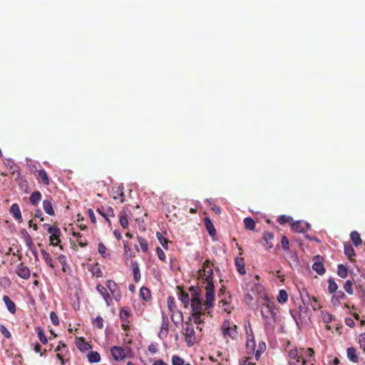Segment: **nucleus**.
Here are the masks:
<instances>
[{"mask_svg":"<svg viewBox=\"0 0 365 365\" xmlns=\"http://www.w3.org/2000/svg\"><path fill=\"white\" fill-rule=\"evenodd\" d=\"M322 319L326 324H329L334 320V316L329 312L322 313Z\"/></svg>","mask_w":365,"mask_h":365,"instance_id":"nucleus-52","label":"nucleus"},{"mask_svg":"<svg viewBox=\"0 0 365 365\" xmlns=\"http://www.w3.org/2000/svg\"><path fill=\"white\" fill-rule=\"evenodd\" d=\"M48 226L47 231L51 235L49 237L50 245L53 246H59L62 250L63 247L60 243L61 230L57 226H49L47 224H44L43 227Z\"/></svg>","mask_w":365,"mask_h":365,"instance_id":"nucleus-7","label":"nucleus"},{"mask_svg":"<svg viewBox=\"0 0 365 365\" xmlns=\"http://www.w3.org/2000/svg\"><path fill=\"white\" fill-rule=\"evenodd\" d=\"M168 307L170 311H173V308L175 307V299L173 297H170L168 299Z\"/></svg>","mask_w":365,"mask_h":365,"instance_id":"nucleus-62","label":"nucleus"},{"mask_svg":"<svg viewBox=\"0 0 365 365\" xmlns=\"http://www.w3.org/2000/svg\"><path fill=\"white\" fill-rule=\"evenodd\" d=\"M41 193L39 191L33 192L29 197L30 202L33 205H37L41 201Z\"/></svg>","mask_w":365,"mask_h":365,"instance_id":"nucleus-27","label":"nucleus"},{"mask_svg":"<svg viewBox=\"0 0 365 365\" xmlns=\"http://www.w3.org/2000/svg\"><path fill=\"white\" fill-rule=\"evenodd\" d=\"M43 208L46 214L51 216L55 215V212L53 208V205L51 200H45L43 201Z\"/></svg>","mask_w":365,"mask_h":365,"instance_id":"nucleus-26","label":"nucleus"},{"mask_svg":"<svg viewBox=\"0 0 365 365\" xmlns=\"http://www.w3.org/2000/svg\"><path fill=\"white\" fill-rule=\"evenodd\" d=\"M36 331H37L38 336L40 341L42 344H46L48 342V339L44 334L43 329L38 327L36 328Z\"/></svg>","mask_w":365,"mask_h":365,"instance_id":"nucleus-41","label":"nucleus"},{"mask_svg":"<svg viewBox=\"0 0 365 365\" xmlns=\"http://www.w3.org/2000/svg\"><path fill=\"white\" fill-rule=\"evenodd\" d=\"M328 282H329V287H328L329 292L331 294H334V292H336L337 291V289H338L337 284L335 282V281L333 279H329L328 280Z\"/></svg>","mask_w":365,"mask_h":365,"instance_id":"nucleus-46","label":"nucleus"},{"mask_svg":"<svg viewBox=\"0 0 365 365\" xmlns=\"http://www.w3.org/2000/svg\"><path fill=\"white\" fill-rule=\"evenodd\" d=\"M291 228L297 232H306L310 229V225L304 221H296L291 224Z\"/></svg>","mask_w":365,"mask_h":365,"instance_id":"nucleus-10","label":"nucleus"},{"mask_svg":"<svg viewBox=\"0 0 365 365\" xmlns=\"http://www.w3.org/2000/svg\"><path fill=\"white\" fill-rule=\"evenodd\" d=\"M113 197L114 200H120L121 203L124 202L125 195L123 186H118L115 190H113Z\"/></svg>","mask_w":365,"mask_h":365,"instance_id":"nucleus-20","label":"nucleus"},{"mask_svg":"<svg viewBox=\"0 0 365 365\" xmlns=\"http://www.w3.org/2000/svg\"><path fill=\"white\" fill-rule=\"evenodd\" d=\"M277 302L280 304H284L288 299V294L284 289H280L277 297Z\"/></svg>","mask_w":365,"mask_h":365,"instance_id":"nucleus-34","label":"nucleus"},{"mask_svg":"<svg viewBox=\"0 0 365 365\" xmlns=\"http://www.w3.org/2000/svg\"><path fill=\"white\" fill-rule=\"evenodd\" d=\"M353 283L351 280H347L344 284V289L349 294H353L354 289L352 287Z\"/></svg>","mask_w":365,"mask_h":365,"instance_id":"nucleus-50","label":"nucleus"},{"mask_svg":"<svg viewBox=\"0 0 365 365\" xmlns=\"http://www.w3.org/2000/svg\"><path fill=\"white\" fill-rule=\"evenodd\" d=\"M244 225L246 229L250 230H254L255 228L256 223L255 220L251 217H245L244 219Z\"/></svg>","mask_w":365,"mask_h":365,"instance_id":"nucleus-35","label":"nucleus"},{"mask_svg":"<svg viewBox=\"0 0 365 365\" xmlns=\"http://www.w3.org/2000/svg\"><path fill=\"white\" fill-rule=\"evenodd\" d=\"M169 329V321L167 317H163V321L160 327V330L167 331Z\"/></svg>","mask_w":365,"mask_h":365,"instance_id":"nucleus-55","label":"nucleus"},{"mask_svg":"<svg viewBox=\"0 0 365 365\" xmlns=\"http://www.w3.org/2000/svg\"><path fill=\"white\" fill-rule=\"evenodd\" d=\"M347 352V357L348 359L354 362V363H358L359 362V356L356 354V350L354 347H349L346 350Z\"/></svg>","mask_w":365,"mask_h":365,"instance_id":"nucleus-25","label":"nucleus"},{"mask_svg":"<svg viewBox=\"0 0 365 365\" xmlns=\"http://www.w3.org/2000/svg\"><path fill=\"white\" fill-rule=\"evenodd\" d=\"M88 360L90 363H97L101 360V356L97 351H91L87 355Z\"/></svg>","mask_w":365,"mask_h":365,"instance_id":"nucleus-30","label":"nucleus"},{"mask_svg":"<svg viewBox=\"0 0 365 365\" xmlns=\"http://www.w3.org/2000/svg\"><path fill=\"white\" fill-rule=\"evenodd\" d=\"M191 293L190 306L192 308V314H210V309H206L205 304L203 305L200 298V294L195 287L190 288Z\"/></svg>","mask_w":365,"mask_h":365,"instance_id":"nucleus-3","label":"nucleus"},{"mask_svg":"<svg viewBox=\"0 0 365 365\" xmlns=\"http://www.w3.org/2000/svg\"><path fill=\"white\" fill-rule=\"evenodd\" d=\"M92 324L95 327L102 329L103 327V319L101 317L98 316L93 320Z\"/></svg>","mask_w":365,"mask_h":365,"instance_id":"nucleus-48","label":"nucleus"},{"mask_svg":"<svg viewBox=\"0 0 365 365\" xmlns=\"http://www.w3.org/2000/svg\"><path fill=\"white\" fill-rule=\"evenodd\" d=\"M344 254L349 258H351V257L355 255L354 250L351 244H344Z\"/></svg>","mask_w":365,"mask_h":365,"instance_id":"nucleus-39","label":"nucleus"},{"mask_svg":"<svg viewBox=\"0 0 365 365\" xmlns=\"http://www.w3.org/2000/svg\"><path fill=\"white\" fill-rule=\"evenodd\" d=\"M204 223L205 226L206 227V230H207L209 235L211 237H214L216 235V230L215 228V226L213 223L212 222L210 217H206L204 218Z\"/></svg>","mask_w":365,"mask_h":365,"instance_id":"nucleus-19","label":"nucleus"},{"mask_svg":"<svg viewBox=\"0 0 365 365\" xmlns=\"http://www.w3.org/2000/svg\"><path fill=\"white\" fill-rule=\"evenodd\" d=\"M98 251L103 258H106L109 255L107 247L102 242L98 244Z\"/></svg>","mask_w":365,"mask_h":365,"instance_id":"nucleus-43","label":"nucleus"},{"mask_svg":"<svg viewBox=\"0 0 365 365\" xmlns=\"http://www.w3.org/2000/svg\"><path fill=\"white\" fill-rule=\"evenodd\" d=\"M178 289L180 290L178 292V299L185 304V307H187L190 301L189 294L183 289H180V287H178Z\"/></svg>","mask_w":365,"mask_h":365,"instance_id":"nucleus-23","label":"nucleus"},{"mask_svg":"<svg viewBox=\"0 0 365 365\" xmlns=\"http://www.w3.org/2000/svg\"><path fill=\"white\" fill-rule=\"evenodd\" d=\"M255 341L254 340V336L252 334L249 335L247 340V347L249 349L250 347L255 350Z\"/></svg>","mask_w":365,"mask_h":365,"instance_id":"nucleus-54","label":"nucleus"},{"mask_svg":"<svg viewBox=\"0 0 365 365\" xmlns=\"http://www.w3.org/2000/svg\"><path fill=\"white\" fill-rule=\"evenodd\" d=\"M314 353V351L312 348H308L307 349L294 348L289 351V356L290 358V361H296L302 356H309V358H312Z\"/></svg>","mask_w":365,"mask_h":365,"instance_id":"nucleus-6","label":"nucleus"},{"mask_svg":"<svg viewBox=\"0 0 365 365\" xmlns=\"http://www.w3.org/2000/svg\"><path fill=\"white\" fill-rule=\"evenodd\" d=\"M0 330H1V334L6 339L11 338V335L10 331L4 325L0 326Z\"/></svg>","mask_w":365,"mask_h":365,"instance_id":"nucleus-60","label":"nucleus"},{"mask_svg":"<svg viewBox=\"0 0 365 365\" xmlns=\"http://www.w3.org/2000/svg\"><path fill=\"white\" fill-rule=\"evenodd\" d=\"M237 327L235 324H232L229 320H225L221 326V331L222 334L226 336H229L232 339H234L237 336Z\"/></svg>","mask_w":365,"mask_h":365,"instance_id":"nucleus-8","label":"nucleus"},{"mask_svg":"<svg viewBox=\"0 0 365 365\" xmlns=\"http://www.w3.org/2000/svg\"><path fill=\"white\" fill-rule=\"evenodd\" d=\"M130 315L128 308H123L120 311V319L122 322H128V319Z\"/></svg>","mask_w":365,"mask_h":365,"instance_id":"nucleus-38","label":"nucleus"},{"mask_svg":"<svg viewBox=\"0 0 365 365\" xmlns=\"http://www.w3.org/2000/svg\"><path fill=\"white\" fill-rule=\"evenodd\" d=\"M41 252L42 257H43L45 262L46 263V264L51 268H54L55 266L53 264V259H52L50 254L48 252H47L45 250H43V249L41 250Z\"/></svg>","mask_w":365,"mask_h":365,"instance_id":"nucleus-29","label":"nucleus"},{"mask_svg":"<svg viewBox=\"0 0 365 365\" xmlns=\"http://www.w3.org/2000/svg\"><path fill=\"white\" fill-rule=\"evenodd\" d=\"M183 335L187 346H192L196 342L195 331L193 324L190 322L185 323Z\"/></svg>","mask_w":365,"mask_h":365,"instance_id":"nucleus-5","label":"nucleus"},{"mask_svg":"<svg viewBox=\"0 0 365 365\" xmlns=\"http://www.w3.org/2000/svg\"><path fill=\"white\" fill-rule=\"evenodd\" d=\"M281 245L284 251L288 252L289 250V242L286 236L282 237Z\"/></svg>","mask_w":365,"mask_h":365,"instance_id":"nucleus-49","label":"nucleus"},{"mask_svg":"<svg viewBox=\"0 0 365 365\" xmlns=\"http://www.w3.org/2000/svg\"><path fill=\"white\" fill-rule=\"evenodd\" d=\"M266 349V344L264 341H261L258 344V348L255 351V359L257 361L259 360L261 354L265 351Z\"/></svg>","mask_w":365,"mask_h":365,"instance_id":"nucleus-33","label":"nucleus"},{"mask_svg":"<svg viewBox=\"0 0 365 365\" xmlns=\"http://www.w3.org/2000/svg\"><path fill=\"white\" fill-rule=\"evenodd\" d=\"M110 351L115 361H121L126 356L125 349L120 346H113Z\"/></svg>","mask_w":365,"mask_h":365,"instance_id":"nucleus-13","label":"nucleus"},{"mask_svg":"<svg viewBox=\"0 0 365 365\" xmlns=\"http://www.w3.org/2000/svg\"><path fill=\"white\" fill-rule=\"evenodd\" d=\"M140 297L145 301H148L151 297L150 291L146 287H141L140 289Z\"/></svg>","mask_w":365,"mask_h":365,"instance_id":"nucleus-36","label":"nucleus"},{"mask_svg":"<svg viewBox=\"0 0 365 365\" xmlns=\"http://www.w3.org/2000/svg\"><path fill=\"white\" fill-rule=\"evenodd\" d=\"M350 237H351L352 242L354 243V245L356 247H358L359 245H361L362 241H361L360 235L358 232H356V231L351 232V235H350Z\"/></svg>","mask_w":365,"mask_h":365,"instance_id":"nucleus-31","label":"nucleus"},{"mask_svg":"<svg viewBox=\"0 0 365 365\" xmlns=\"http://www.w3.org/2000/svg\"><path fill=\"white\" fill-rule=\"evenodd\" d=\"M338 275L341 277V278H346L348 275V270L345 266L343 264H339L338 265V270H337Z\"/></svg>","mask_w":365,"mask_h":365,"instance_id":"nucleus-45","label":"nucleus"},{"mask_svg":"<svg viewBox=\"0 0 365 365\" xmlns=\"http://www.w3.org/2000/svg\"><path fill=\"white\" fill-rule=\"evenodd\" d=\"M204 315L203 314H192V317L189 318V321L190 322V321L193 320L194 323L195 324H201L202 323H204V319L202 318Z\"/></svg>","mask_w":365,"mask_h":365,"instance_id":"nucleus-42","label":"nucleus"},{"mask_svg":"<svg viewBox=\"0 0 365 365\" xmlns=\"http://www.w3.org/2000/svg\"><path fill=\"white\" fill-rule=\"evenodd\" d=\"M260 312L264 320L265 330H273L276 323L278 309L276 307L274 302L267 296H264L262 299Z\"/></svg>","mask_w":365,"mask_h":365,"instance_id":"nucleus-2","label":"nucleus"},{"mask_svg":"<svg viewBox=\"0 0 365 365\" xmlns=\"http://www.w3.org/2000/svg\"><path fill=\"white\" fill-rule=\"evenodd\" d=\"M359 343L363 351L365 352V333L361 334L359 335Z\"/></svg>","mask_w":365,"mask_h":365,"instance_id":"nucleus-59","label":"nucleus"},{"mask_svg":"<svg viewBox=\"0 0 365 365\" xmlns=\"http://www.w3.org/2000/svg\"><path fill=\"white\" fill-rule=\"evenodd\" d=\"M156 252H157V255H158V257L159 258V259H160L161 261H165V252L163 251V250L161 248H160L159 247H158L156 248Z\"/></svg>","mask_w":365,"mask_h":365,"instance_id":"nucleus-61","label":"nucleus"},{"mask_svg":"<svg viewBox=\"0 0 365 365\" xmlns=\"http://www.w3.org/2000/svg\"><path fill=\"white\" fill-rule=\"evenodd\" d=\"M25 242H26V245L28 247V248L29 249V250L36 248L35 245H34V243L31 237L29 235H28L26 237Z\"/></svg>","mask_w":365,"mask_h":365,"instance_id":"nucleus-58","label":"nucleus"},{"mask_svg":"<svg viewBox=\"0 0 365 365\" xmlns=\"http://www.w3.org/2000/svg\"><path fill=\"white\" fill-rule=\"evenodd\" d=\"M274 234L271 232L266 231L263 233L262 240L265 242V246L267 249H272L273 247V244L272 241L274 239Z\"/></svg>","mask_w":365,"mask_h":365,"instance_id":"nucleus-17","label":"nucleus"},{"mask_svg":"<svg viewBox=\"0 0 365 365\" xmlns=\"http://www.w3.org/2000/svg\"><path fill=\"white\" fill-rule=\"evenodd\" d=\"M198 279L202 280V284L206 290L205 306L206 309L212 308L215 302V286L213 284V270L209 259H206L202 269L197 272Z\"/></svg>","mask_w":365,"mask_h":365,"instance_id":"nucleus-1","label":"nucleus"},{"mask_svg":"<svg viewBox=\"0 0 365 365\" xmlns=\"http://www.w3.org/2000/svg\"><path fill=\"white\" fill-rule=\"evenodd\" d=\"M346 298L345 294L342 291H336L333 294L331 299V302L334 307L341 305V301Z\"/></svg>","mask_w":365,"mask_h":365,"instance_id":"nucleus-14","label":"nucleus"},{"mask_svg":"<svg viewBox=\"0 0 365 365\" xmlns=\"http://www.w3.org/2000/svg\"><path fill=\"white\" fill-rule=\"evenodd\" d=\"M157 238L161 245L165 248H168V240L159 232L156 233Z\"/></svg>","mask_w":365,"mask_h":365,"instance_id":"nucleus-40","label":"nucleus"},{"mask_svg":"<svg viewBox=\"0 0 365 365\" xmlns=\"http://www.w3.org/2000/svg\"><path fill=\"white\" fill-rule=\"evenodd\" d=\"M220 303L222 304V309L226 312L227 314L231 313L232 308L230 307V303L225 299H222Z\"/></svg>","mask_w":365,"mask_h":365,"instance_id":"nucleus-53","label":"nucleus"},{"mask_svg":"<svg viewBox=\"0 0 365 365\" xmlns=\"http://www.w3.org/2000/svg\"><path fill=\"white\" fill-rule=\"evenodd\" d=\"M50 319L53 325L57 326L59 324L58 317L54 312L50 313Z\"/></svg>","mask_w":365,"mask_h":365,"instance_id":"nucleus-57","label":"nucleus"},{"mask_svg":"<svg viewBox=\"0 0 365 365\" xmlns=\"http://www.w3.org/2000/svg\"><path fill=\"white\" fill-rule=\"evenodd\" d=\"M105 215H106L105 220H106V222H108L109 224H110V220L109 218L114 217V216H115L113 209L111 207H107L106 210Z\"/></svg>","mask_w":365,"mask_h":365,"instance_id":"nucleus-47","label":"nucleus"},{"mask_svg":"<svg viewBox=\"0 0 365 365\" xmlns=\"http://www.w3.org/2000/svg\"><path fill=\"white\" fill-rule=\"evenodd\" d=\"M308 356H302L296 361H289V365H314L313 360L311 358L307 359Z\"/></svg>","mask_w":365,"mask_h":365,"instance_id":"nucleus-18","label":"nucleus"},{"mask_svg":"<svg viewBox=\"0 0 365 365\" xmlns=\"http://www.w3.org/2000/svg\"><path fill=\"white\" fill-rule=\"evenodd\" d=\"M106 207L101 205L99 207L97 208V212L103 217L105 218L106 217Z\"/></svg>","mask_w":365,"mask_h":365,"instance_id":"nucleus-64","label":"nucleus"},{"mask_svg":"<svg viewBox=\"0 0 365 365\" xmlns=\"http://www.w3.org/2000/svg\"><path fill=\"white\" fill-rule=\"evenodd\" d=\"M138 241L139 242V245L140 246V248L143 252H146L148 250V245L147 240L143 238V237H138Z\"/></svg>","mask_w":365,"mask_h":365,"instance_id":"nucleus-44","label":"nucleus"},{"mask_svg":"<svg viewBox=\"0 0 365 365\" xmlns=\"http://www.w3.org/2000/svg\"><path fill=\"white\" fill-rule=\"evenodd\" d=\"M76 345L81 351H86L91 349V345L86 342L83 337L76 338Z\"/></svg>","mask_w":365,"mask_h":365,"instance_id":"nucleus-16","label":"nucleus"},{"mask_svg":"<svg viewBox=\"0 0 365 365\" xmlns=\"http://www.w3.org/2000/svg\"><path fill=\"white\" fill-rule=\"evenodd\" d=\"M191 293L190 306L192 308V314H210V309H206L205 304L203 305L200 298V294L195 287L190 288Z\"/></svg>","mask_w":365,"mask_h":365,"instance_id":"nucleus-4","label":"nucleus"},{"mask_svg":"<svg viewBox=\"0 0 365 365\" xmlns=\"http://www.w3.org/2000/svg\"><path fill=\"white\" fill-rule=\"evenodd\" d=\"M172 365H184V360L181 357L175 355L172 357Z\"/></svg>","mask_w":365,"mask_h":365,"instance_id":"nucleus-56","label":"nucleus"},{"mask_svg":"<svg viewBox=\"0 0 365 365\" xmlns=\"http://www.w3.org/2000/svg\"><path fill=\"white\" fill-rule=\"evenodd\" d=\"M345 324H346L348 327H351V328H353V327L355 326V323H354V319H351V318H349H349H346V319H345Z\"/></svg>","mask_w":365,"mask_h":365,"instance_id":"nucleus-63","label":"nucleus"},{"mask_svg":"<svg viewBox=\"0 0 365 365\" xmlns=\"http://www.w3.org/2000/svg\"><path fill=\"white\" fill-rule=\"evenodd\" d=\"M3 301L5 303V304L6 306L7 309L9 310V312H11V314H14L16 312V304L10 299V297L9 296L5 295L3 297Z\"/></svg>","mask_w":365,"mask_h":365,"instance_id":"nucleus-22","label":"nucleus"},{"mask_svg":"<svg viewBox=\"0 0 365 365\" xmlns=\"http://www.w3.org/2000/svg\"><path fill=\"white\" fill-rule=\"evenodd\" d=\"M235 266L237 267V272L244 275L246 273V269L245 267V260L242 257H236L235 260Z\"/></svg>","mask_w":365,"mask_h":365,"instance_id":"nucleus-21","label":"nucleus"},{"mask_svg":"<svg viewBox=\"0 0 365 365\" xmlns=\"http://www.w3.org/2000/svg\"><path fill=\"white\" fill-rule=\"evenodd\" d=\"M292 220V218L291 217L287 216V215H280L277 218V222L280 225H284L286 223H289Z\"/></svg>","mask_w":365,"mask_h":365,"instance_id":"nucleus-51","label":"nucleus"},{"mask_svg":"<svg viewBox=\"0 0 365 365\" xmlns=\"http://www.w3.org/2000/svg\"><path fill=\"white\" fill-rule=\"evenodd\" d=\"M119 217H120L119 222H120V225L122 226V227L124 229L128 228L129 223H128V216H127L125 211H123V210L121 211L120 212Z\"/></svg>","mask_w":365,"mask_h":365,"instance_id":"nucleus-28","label":"nucleus"},{"mask_svg":"<svg viewBox=\"0 0 365 365\" xmlns=\"http://www.w3.org/2000/svg\"><path fill=\"white\" fill-rule=\"evenodd\" d=\"M131 267L133 274V279L135 282H138L140 279V272L137 262H131Z\"/></svg>","mask_w":365,"mask_h":365,"instance_id":"nucleus-24","label":"nucleus"},{"mask_svg":"<svg viewBox=\"0 0 365 365\" xmlns=\"http://www.w3.org/2000/svg\"><path fill=\"white\" fill-rule=\"evenodd\" d=\"M16 273L19 277L24 279H29L31 275L30 269L23 262L17 266Z\"/></svg>","mask_w":365,"mask_h":365,"instance_id":"nucleus-11","label":"nucleus"},{"mask_svg":"<svg viewBox=\"0 0 365 365\" xmlns=\"http://www.w3.org/2000/svg\"><path fill=\"white\" fill-rule=\"evenodd\" d=\"M10 213L13 215V217L19 222H23V218L21 216V212L20 210V207L18 204L14 203L10 207Z\"/></svg>","mask_w":365,"mask_h":365,"instance_id":"nucleus-15","label":"nucleus"},{"mask_svg":"<svg viewBox=\"0 0 365 365\" xmlns=\"http://www.w3.org/2000/svg\"><path fill=\"white\" fill-rule=\"evenodd\" d=\"M106 284L107 288L109 289L110 295H112L113 298L116 301H119L121 295L117 283L113 280L109 279L106 282Z\"/></svg>","mask_w":365,"mask_h":365,"instance_id":"nucleus-9","label":"nucleus"},{"mask_svg":"<svg viewBox=\"0 0 365 365\" xmlns=\"http://www.w3.org/2000/svg\"><path fill=\"white\" fill-rule=\"evenodd\" d=\"M38 177L41 180L42 183L45 185H49V178L46 172L44 170H38Z\"/></svg>","mask_w":365,"mask_h":365,"instance_id":"nucleus-32","label":"nucleus"},{"mask_svg":"<svg viewBox=\"0 0 365 365\" xmlns=\"http://www.w3.org/2000/svg\"><path fill=\"white\" fill-rule=\"evenodd\" d=\"M96 290L102 296L107 306H110L112 304V299L110 294L107 291L106 288L102 284H98L96 286Z\"/></svg>","mask_w":365,"mask_h":365,"instance_id":"nucleus-12","label":"nucleus"},{"mask_svg":"<svg viewBox=\"0 0 365 365\" xmlns=\"http://www.w3.org/2000/svg\"><path fill=\"white\" fill-rule=\"evenodd\" d=\"M312 269L320 275L324 274L325 272L324 264L319 262H315L312 265Z\"/></svg>","mask_w":365,"mask_h":365,"instance_id":"nucleus-37","label":"nucleus"}]
</instances>
